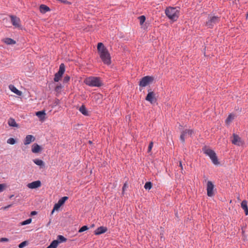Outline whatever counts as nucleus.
<instances>
[{
	"instance_id": "32",
	"label": "nucleus",
	"mask_w": 248,
	"mask_h": 248,
	"mask_svg": "<svg viewBox=\"0 0 248 248\" xmlns=\"http://www.w3.org/2000/svg\"><path fill=\"white\" fill-rule=\"evenodd\" d=\"M62 205L59 202H57V203H56L54 206L53 210L52 211V214H53V213L54 212V211L58 210L60 208V207Z\"/></svg>"
},
{
	"instance_id": "16",
	"label": "nucleus",
	"mask_w": 248,
	"mask_h": 248,
	"mask_svg": "<svg viewBox=\"0 0 248 248\" xmlns=\"http://www.w3.org/2000/svg\"><path fill=\"white\" fill-rule=\"evenodd\" d=\"M8 124L10 127L19 128V124L16 123L15 120L13 118H10L7 121Z\"/></svg>"
},
{
	"instance_id": "27",
	"label": "nucleus",
	"mask_w": 248,
	"mask_h": 248,
	"mask_svg": "<svg viewBox=\"0 0 248 248\" xmlns=\"http://www.w3.org/2000/svg\"><path fill=\"white\" fill-rule=\"evenodd\" d=\"M234 115L233 114H230L228 118L226 119L225 121V123L227 124H229L234 119Z\"/></svg>"
},
{
	"instance_id": "18",
	"label": "nucleus",
	"mask_w": 248,
	"mask_h": 248,
	"mask_svg": "<svg viewBox=\"0 0 248 248\" xmlns=\"http://www.w3.org/2000/svg\"><path fill=\"white\" fill-rule=\"evenodd\" d=\"M42 150V149L38 144L37 143H34L32 145L31 147V151L33 153H38L40 152H41Z\"/></svg>"
},
{
	"instance_id": "1",
	"label": "nucleus",
	"mask_w": 248,
	"mask_h": 248,
	"mask_svg": "<svg viewBox=\"0 0 248 248\" xmlns=\"http://www.w3.org/2000/svg\"><path fill=\"white\" fill-rule=\"evenodd\" d=\"M99 56L104 63L109 65L111 63L110 54L102 43H98L97 47Z\"/></svg>"
},
{
	"instance_id": "45",
	"label": "nucleus",
	"mask_w": 248,
	"mask_h": 248,
	"mask_svg": "<svg viewBox=\"0 0 248 248\" xmlns=\"http://www.w3.org/2000/svg\"><path fill=\"white\" fill-rule=\"evenodd\" d=\"M59 88H61V86H57V87H56V89H56V90H57H57H59Z\"/></svg>"
},
{
	"instance_id": "42",
	"label": "nucleus",
	"mask_w": 248,
	"mask_h": 248,
	"mask_svg": "<svg viewBox=\"0 0 248 248\" xmlns=\"http://www.w3.org/2000/svg\"><path fill=\"white\" fill-rule=\"evenodd\" d=\"M37 214V212L36 211H32L31 213V216L35 215Z\"/></svg>"
},
{
	"instance_id": "19",
	"label": "nucleus",
	"mask_w": 248,
	"mask_h": 248,
	"mask_svg": "<svg viewBox=\"0 0 248 248\" xmlns=\"http://www.w3.org/2000/svg\"><path fill=\"white\" fill-rule=\"evenodd\" d=\"M46 113L45 110L37 111L36 112V115L40 120L43 121L45 119Z\"/></svg>"
},
{
	"instance_id": "43",
	"label": "nucleus",
	"mask_w": 248,
	"mask_h": 248,
	"mask_svg": "<svg viewBox=\"0 0 248 248\" xmlns=\"http://www.w3.org/2000/svg\"><path fill=\"white\" fill-rule=\"evenodd\" d=\"M179 166L181 167V170H183V166L181 161H179Z\"/></svg>"
},
{
	"instance_id": "41",
	"label": "nucleus",
	"mask_w": 248,
	"mask_h": 248,
	"mask_svg": "<svg viewBox=\"0 0 248 248\" xmlns=\"http://www.w3.org/2000/svg\"><path fill=\"white\" fill-rule=\"evenodd\" d=\"M127 187V185L125 183L124 185V186L123 187V191H124L125 190V189H126V188Z\"/></svg>"
},
{
	"instance_id": "46",
	"label": "nucleus",
	"mask_w": 248,
	"mask_h": 248,
	"mask_svg": "<svg viewBox=\"0 0 248 248\" xmlns=\"http://www.w3.org/2000/svg\"><path fill=\"white\" fill-rule=\"evenodd\" d=\"M13 196L14 195H11L9 198L11 199V198H12L13 197Z\"/></svg>"
},
{
	"instance_id": "13",
	"label": "nucleus",
	"mask_w": 248,
	"mask_h": 248,
	"mask_svg": "<svg viewBox=\"0 0 248 248\" xmlns=\"http://www.w3.org/2000/svg\"><path fill=\"white\" fill-rule=\"evenodd\" d=\"M108 229L107 227L101 226L97 229H96L94 232V233L95 235H98L101 234L102 233H104L106 232L107 231Z\"/></svg>"
},
{
	"instance_id": "3",
	"label": "nucleus",
	"mask_w": 248,
	"mask_h": 248,
	"mask_svg": "<svg viewBox=\"0 0 248 248\" xmlns=\"http://www.w3.org/2000/svg\"><path fill=\"white\" fill-rule=\"evenodd\" d=\"M84 83L91 87H100L102 85L100 78L98 77H89L86 78Z\"/></svg>"
},
{
	"instance_id": "35",
	"label": "nucleus",
	"mask_w": 248,
	"mask_h": 248,
	"mask_svg": "<svg viewBox=\"0 0 248 248\" xmlns=\"http://www.w3.org/2000/svg\"><path fill=\"white\" fill-rule=\"evenodd\" d=\"M88 227L87 226H83L81 228H80V229L78 230L79 232H82L85 231H87L88 230Z\"/></svg>"
},
{
	"instance_id": "12",
	"label": "nucleus",
	"mask_w": 248,
	"mask_h": 248,
	"mask_svg": "<svg viewBox=\"0 0 248 248\" xmlns=\"http://www.w3.org/2000/svg\"><path fill=\"white\" fill-rule=\"evenodd\" d=\"M41 186V183L40 181H35L31 183H29L27 185L28 187L31 189H35L40 187Z\"/></svg>"
},
{
	"instance_id": "29",
	"label": "nucleus",
	"mask_w": 248,
	"mask_h": 248,
	"mask_svg": "<svg viewBox=\"0 0 248 248\" xmlns=\"http://www.w3.org/2000/svg\"><path fill=\"white\" fill-rule=\"evenodd\" d=\"M68 199L67 197H63L61 199H60L58 202H59L61 205H62L65 202V201Z\"/></svg>"
},
{
	"instance_id": "11",
	"label": "nucleus",
	"mask_w": 248,
	"mask_h": 248,
	"mask_svg": "<svg viewBox=\"0 0 248 248\" xmlns=\"http://www.w3.org/2000/svg\"><path fill=\"white\" fill-rule=\"evenodd\" d=\"M146 100L150 102L151 104L155 103L156 101L155 97V94L153 92H149L145 98Z\"/></svg>"
},
{
	"instance_id": "31",
	"label": "nucleus",
	"mask_w": 248,
	"mask_h": 248,
	"mask_svg": "<svg viewBox=\"0 0 248 248\" xmlns=\"http://www.w3.org/2000/svg\"><path fill=\"white\" fill-rule=\"evenodd\" d=\"M7 142L9 144L13 145L16 143V141L14 138H10L7 140Z\"/></svg>"
},
{
	"instance_id": "34",
	"label": "nucleus",
	"mask_w": 248,
	"mask_h": 248,
	"mask_svg": "<svg viewBox=\"0 0 248 248\" xmlns=\"http://www.w3.org/2000/svg\"><path fill=\"white\" fill-rule=\"evenodd\" d=\"M31 218H29L21 223V225H25L27 224H29L31 222Z\"/></svg>"
},
{
	"instance_id": "24",
	"label": "nucleus",
	"mask_w": 248,
	"mask_h": 248,
	"mask_svg": "<svg viewBox=\"0 0 248 248\" xmlns=\"http://www.w3.org/2000/svg\"><path fill=\"white\" fill-rule=\"evenodd\" d=\"M59 243L58 240H53L46 248H56Z\"/></svg>"
},
{
	"instance_id": "25",
	"label": "nucleus",
	"mask_w": 248,
	"mask_h": 248,
	"mask_svg": "<svg viewBox=\"0 0 248 248\" xmlns=\"http://www.w3.org/2000/svg\"><path fill=\"white\" fill-rule=\"evenodd\" d=\"M49 10L50 9L49 7L45 5L42 4L40 6V11L42 13H45L46 12L49 11Z\"/></svg>"
},
{
	"instance_id": "44",
	"label": "nucleus",
	"mask_w": 248,
	"mask_h": 248,
	"mask_svg": "<svg viewBox=\"0 0 248 248\" xmlns=\"http://www.w3.org/2000/svg\"><path fill=\"white\" fill-rule=\"evenodd\" d=\"M11 206H12V205H11V204H10V205H8L7 206H5V207H3V208L4 209H6L7 208H9V207H11Z\"/></svg>"
},
{
	"instance_id": "36",
	"label": "nucleus",
	"mask_w": 248,
	"mask_h": 248,
	"mask_svg": "<svg viewBox=\"0 0 248 248\" xmlns=\"http://www.w3.org/2000/svg\"><path fill=\"white\" fill-rule=\"evenodd\" d=\"M28 244V242L26 241H23L22 242V243H21L19 245H18V247L19 248H24V247H25L26 246H27Z\"/></svg>"
},
{
	"instance_id": "5",
	"label": "nucleus",
	"mask_w": 248,
	"mask_h": 248,
	"mask_svg": "<svg viewBox=\"0 0 248 248\" xmlns=\"http://www.w3.org/2000/svg\"><path fill=\"white\" fill-rule=\"evenodd\" d=\"M65 71V65L63 63H61L60 65L59 71L55 74L54 80L55 82H58L61 78L62 75Z\"/></svg>"
},
{
	"instance_id": "4",
	"label": "nucleus",
	"mask_w": 248,
	"mask_h": 248,
	"mask_svg": "<svg viewBox=\"0 0 248 248\" xmlns=\"http://www.w3.org/2000/svg\"><path fill=\"white\" fill-rule=\"evenodd\" d=\"M203 151L205 155H206L210 157L212 162L215 165L219 164V162L218 161L216 154L213 150L209 148L205 147L203 149Z\"/></svg>"
},
{
	"instance_id": "9",
	"label": "nucleus",
	"mask_w": 248,
	"mask_h": 248,
	"mask_svg": "<svg viewBox=\"0 0 248 248\" xmlns=\"http://www.w3.org/2000/svg\"><path fill=\"white\" fill-rule=\"evenodd\" d=\"M193 133V131L192 130L186 129L184 130L180 136V140L183 143H184L185 141V138L187 136L191 137Z\"/></svg>"
},
{
	"instance_id": "15",
	"label": "nucleus",
	"mask_w": 248,
	"mask_h": 248,
	"mask_svg": "<svg viewBox=\"0 0 248 248\" xmlns=\"http://www.w3.org/2000/svg\"><path fill=\"white\" fill-rule=\"evenodd\" d=\"M35 140V137H33L32 135H28L26 136L24 141V143L25 145H28L30 144L31 142L34 141Z\"/></svg>"
},
{
	"instance_id": "40",
	"label": "nucleus",
	"mask_w": 248,
	"mask_h": 248,
	"mask_svg": "<svg viewBox=\"0 0 248 248\" xmlns=\"http://www.w3.org/2000/svg\"><path fill=\"white\" fill-rule=\"evenodd\" d=\"M6 185L5 184H1V191L5 188Z\"/></svg>"
},
{
	"instance_id": "37",
	"label": "nucleus",
	"mask_w": 248,
	"mask_h": 248,
	"mask_svg": "<svg viewBox=\"0 0 248 248\" xmlns=\"http://www.w3.org/2000/svg\"><path fill=\"white\" fill-rule=\"evenodd\" d=\"M153 146V141H151L149 145V146H148V152L149 153L151 152L152 149V147Z\"/></svg>"
},
{
	"instance_id": "17",
	"label": "nucleus",
	"mask_w": 248,
	"mask_h": 248,
	"mask_svg": "<svg viewBox=\"0 0 248 248\" xmlns=\"http://www.w3.org/2000/svg\"><path fill=\"white\" fill-rule=\"evenodd\" d=\"M103 99V96L100 93H95L93 96V100L97 103H100Z\"/></svg>"
},
{
	"instance_id": "20",
	"label": "nucleus",
	"mask_w": 248,
	"mask_h": 248,
	"mask_svg": "<svg viewBox=\"0 0 248 248\" xmlns=\"http://www.w3.org/2000/svg\"><path fill=\"white\" fill-rule=\"evenodd\" d=\"M9 89H10V90L12 92H13V93H16V94L19 95V96L21 95L22 92L21 91H19L17 89H16V87H15L14 85H9Z\"/></svg>"
},
{
	"instance_id": "28",
	"label": "nucleus",
	"mask_w": 248,
	"mask_h": 248,
	"mask_svg": "<svg viewBox=\"0 0 248 248\" xmlns=\"http://www.w3.org/2000/svg\"><path fill=\"white\" fill-rule=\"evenodd\" d=\"M144 187L145 189L150 190L152 187V184L150 182H147L145 183Z\"/></svg>"
},
{
	"instance_id": "6",
	"label": "nucleus",
	"mask_w": 248,
	"mask_h": 248,
	"mask_svg": "<svg viewBox=\"0 0 248 248\" xmlns=\"http://www.w3.org/2000/svg\"><path fill=\"white\" fill-rule=\"evenodd\" d=\"M153 78L150 76H145L142 78L140 81V87H144L153 81Z\"/></svg>"
},
{
	"instance_id": "23",
	"label": "nucleus",
	"mask_w": 248,
	"mask_h": 248,
	"mask_svg": "<svg viewBox=\"0 0 248 248\" xmlns=\"http://www.w3.org/2000/svg\"><path fill=\"white\" fill-rule=\"evenodd\" d=\"M33 162L37 165L40 166V168H43L45 167L44 162L39 159H35L33 160Z\"/></svg>"
},
{
	"instance_id": "22",
	"label": "nucleus",
	"mask_w": 248,
	"mask_h": 248,
	"mask_svg": "<svg viewBox=\"0 0 248 248\" xmlns=\"http://www.w3.org/2000/svg\"><path fill=\"white\" fill-rule=\"evenodd\" d=\"M2 41L7 45H15L16 43V41L10 38H4Z\"/></svg>"
},
{
	"instance_id": "33",
	"label": "nucleus",
	"mask_w": 248,
	"mask_h": 248,
	"mask_svg": "<svg viewBox=\"0 0 248 248\" xmlns=\"http://www.w3.org/2000/svg\"><path fill=\"white\" fill-rule=\"evenodd\" d=\"M58 240L60 242H63L66 241V239L62 235H59L58 236Z\"/></svg>"
},
{
	"instance_id": "2",
	"label": "nucleus",
	"mask_w": 248,
	"mask_h": 248,
	"mask_svg": "<svg viewBox=\"0 0 248 248\" xmlns=\"http://www.w3.org/2000/svg\"><path fill=\"white\" fill-rule=\"evenodd\" d=\"M166 16L171 20L176 21L179 15V11L176 7H170L165 10Z\"/></svg>"
},
{
	"instance_id": "39",
	"label": "nucleus",
	"mask_w": 248,
	"mask_h": 248,
	"mask_svg": "<svg viewBox=\"0 0 248 248\" xmlns=\"http://www.w3.org/2000/svg\"><path fill=\"white\" fill-rule=\"evenodd\" d=\"M8 239L6 238H1V242L8 241Z\"/></svg>"
},
{
	"instance_id": "8",
	"label": "nucleus",
	"mask_w": 248,
	"mask_h": 248,
	"mask_svg": "<svg viewBox=\"0 0 248 248\" xmlns=\"http://www.w3.org/2000/svg\"><path fill=\"white\" fill-rule=\"evenodd\" d=\"M11 22L14 26L19 29H21V21L19 18L16 16H10Z\"/></svg>"
},
{
	"instance_id": "21",
	"label": "nucleus",
	"mask_w": 248,
	"mask_h": 248,
	"mask_svg": "<svg viewBox=\"0 0 248 248\" xmlns=\"http://www.w3.org/2000/svg\"><path fill=\"white\" fill-rule=\"evenodd\" d=\"M241 206L244 210L246 215H248V208L247 206V202L246 200L242 201L241 204Z\"/></svg>"
},
{
	"instance_id": "10",
	"label": "nucleus",
	"mask_w": 248,
	"mask_h": 248,
	"mask_svg": "<svg viewBox=\"0 0 248 248\" xmlns=\"http://www.w3.org/2000/svg\"><path fill=\"white\" fill-rule=\"evenodd\" d=\"M214 186L212 182L208 181L207 184V194L208 196L212 197L214 195Z\"/></svg>"
},
{
	"instance_id": "14",
	"label": "nucleus",
	"mask_w": 248,
	"mask_h": 248,
	"mask_svg": "<svg viewBox=\"0 0 248 248\" xmlns=\"http://www.w3.org/2000/svg\"><path fill=\"white\" fill-rule=\"evenodd\" d=\"M232 142L233 144L239 146L241 143V138L238 135L233 134Z\"/></svg>"
},
{
	"instance_id": "26",
	"label": "nucleus",
	"mask_w": 248,
	"mask_h": 248,
	"mask_svg": "<svg viewBox=\"0 0 248 248\" xmlns=\"http://www.w3.org/2000/svg\"><path fill=\"white\" fill-rule=\"evenodd\" d=\"M79 111L84 115H88V111L84 105H82L79 108Z\"/></svg>"
},
{
	"instance_id": "38",
	"label": "nucleus",
	"mask_w": 248,
	"mask_h": 248,
	"mask_svg": "<svg viewBox=\"0 0 248 248\" xmlns=\"http://www.w3.org/2000/svg\"><path fill=\"white\" fill-rule=\"evenodd\" d=\"M70 80V77L69 76H65L63 80L64 82H68Z\"/></svg>"
},
{
	"instance_id": "7",
	"label": "nucleus",
	"mask_w": 248,
	"mask_h": 248,
	"mask_svg": "<svg viewBox=\"0 0 248 248\" xmlns=\"http://www.w3.org/2000/svg\"><path fill=\"white\" fill-rule=\"evenodd\" d=\"M219 21V18L216 16H211L209 17V20L206 22V26L210 28L217 23Z\"/></svg>"
},
{
	"instance_id": "30",
	"label": "nucleus",
	"mask_w": 248,
	"mask_h": 248,
	"mask_svg": "<svg viewBox=\"0 0 248 248\" xmlns=\"http://www.w3.org/2000/svg\"><path fill=\"white\" fill-rule=\"evenodd\" d=\"M138 18L140 20V25H142L146 19L145 16H139Z\"/></svg>"
}]
</instances>
